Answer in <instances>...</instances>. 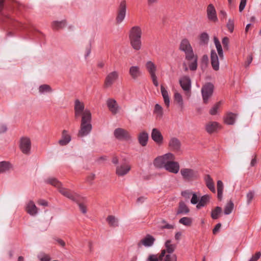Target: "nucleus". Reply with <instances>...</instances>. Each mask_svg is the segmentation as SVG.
Wrapping results in <instances>:
<instances>
[{
	"instance_id": "nucleus-1",
	"label": "nucleus",
	"mask_w": 261,
	"mask_h": 261,
	"mask_svg": "<svg viewBox=\"0 0 261 261\" xmlns=\"http://www.w3.org/2000/svg\"><path fill=\"white\" fill-rule=\"evenodd\" d=\"M179 49L185 53L186 59L191 62L189 64L190 69L192 71L196 70L197 68L198 57L194 54L189 41L187 39L182 40Z\"/></svg>"
},
{
	"instance_id": "nucleus-2",
	"label": "nucleus",
	"mask_w": 261,
	"mask_h": 261,
	"mask_svg": "<svg viewBox=\"0 0 261 261\" xmlns=\"http://www.w3.org/2000/svg\"><path fill=\"white\" fill-rule=\"evenodd\" d=\"M142 30L139 26L132 27L129 32V39L133 48L139 50L141 48Z\"/></svg>"
},
{
	"instance_id": "nucleus-3",
	"label": "nucleus",
	"mask_w": 261,
	"mask_h": 261,
	"mask_svg": "<svg viewBox=\"0 0 261 261\" xmlns=\"http://www.w3.org/2000/svg\"><path fill=\"white\" fill-rule=\"evenodd\" d=\"M91 120V113L90 110H86L82 117L80 129L78 134L80 137L86 136L90 133L92 128Z\"/></svg>"
},
{
	"instance_id": "nucleus-4",
	"label": "nucleus",
	"mask_w": 261,
	"mask_h": 261,
	"mask_svg": "<svg viewBox=\"0 0 261 261\" xmlns=\"http://www.w3.org/2000/svg\"><path fill=\"white\" fill-rule=\"evenodd\" d=\"M46 182L59 188L60 192L67 198L72 200H76L77 197L76 194L66 189L61 188V184L57 179L54 178H49L46 180Z\"/></svg>"
},
{
	"instance_id": "nucleus-5",
	"label": "nucleus",
	"mask_w": 261,
	"mask_h": 261,
	"mask_svg": "<svg viewBox=\"0 0 261 261\" xmlns=\"http://www.w3.org/2000/svg\"><path fill=\"white\" fill-rule=\"evenodd\" d=\"M145 67L150 75V76L152 80L153 85L155 87L159 86V82L158 81V77L156 75L157 71V66L155 63L151 60L146 61L145 64Z\"/></svg>"
},
{
	"instance_id": "nucleus-6",
	"label": "nucleus",
	"mask_w": 261,
	"mask_h": 261,
	"mask_svg": "<svg viewBox=\"0 0 261 261\" xmlns=\"http://www.w3.org/2000/svg\"><path fill=\"white\" fill-rule=\"evenodd\" d=\"M175 160V156L172 153H167L163 155L156 158L154 161V165L158 168H162L163 166L167 163L173 161Z\"/></svg>"
},
{
	"instance_id": "nucleus-7",
	"label": "nucleus",
	"mask_w": 261,
	"mask_h": 261,
	"mask_svg": "<svg viewBox=\"0 0 261 261\" xmlns=\"http://www.w3.org/2000/svg\"><path fill=\"white\" fill-rule=\"evenodd\" d=\"M179 84L182 90L186 93L187 97L191 94V80L189 76L183 75L179 80Z\"/></svg>"
},
{
	"instance_id": "nucleus-8",
	"label": "nucleus",
	"mask_w": 261,
	"mask_h": 261,
	"mask_svg": "<svg viewBox=\"0 0 261 261\" xmlns=\"http://www.w3.org/2000/svg\"><path fill=\"white\" fill-rule=\"evenodd\" d=\"M119 73L117 70H114L109 72L106 76L104 82V86L106 88L112 87L113 84L118 80Z\"/></svg>"
},
{
	"instance_id": "nucleus-9",
	"label": "nucleus",
	"mask_w": 261,
	"mask_h": 261,
	"mask_svg": "<svg viewBox=\"0 0 261 261\" xmlns=\"http://www.w3.org/2000/svg\"><path fill=\"white\" fill-rule=\"evenodd\" d=\"M214 91V86L208 83L203 85L201 88L202 99L204 103H207L209 99L212 96Z\"/></svg>"
},
{
	"instance_id": "nucleus-10",
	"label": "nucleus",
	"mask_w": 261,
	"mask_h": 261,
	"mask_svg": "<svg viewBox=\"0 0 261 261\" xmlns=\"http://www.w3.org/2000/svg\"><path fill=\"white\" fill-rule=\"evenodd\" d=\"M180 172L182 178L185 180L191 181L198 177L197 172L193 169L182 168Z\"/></svg>"
},
{
	"instance_id": "nucleus-11",
	"label": "nucleus",
	"mask_w": 261,
	"mask_h": 261,
	"mask_svg": "<svg viewBox=\"0 0 261 261\" xmlns=\"http://www.w3.org/2000/svg\"><path fill=\"white\" fill-rule=\"evenodd\" d=\"M126 14V4L125 1L120 2L116 18L117 23H121L125 19Z\"/></svg>"
},
{
	"instance_id": "nucleus-12",
	"label": "nucleus",
	"mask_w": 261,
	"mask_h": 261,
	"mask_svg": "<svg viewBox=\"0 0 261 261\" xmlns=\"http://www.w3.org/2000/svg\"><path fill=\"white\" fill-rule=\"evenodd\" d=\"M19 148L23 153L30 154L31 148V142L30 138L27 137H21L19 141Z\"/></svg>"
},
{
	"instance_id": "nucleus-13",
	"label": "nucleus",
	"mask_w": 261,
	"mask_h": 261,
	"mask_svg": "<svg viewBox=\"0 0 261 261\" xmlns=\"http://www.w3.org/2000/svg\"><path fill=\"white\" fill-rule=\"evenodd\" d=\"M114 136L120 141H128L131 139L127 130L122 128H117L114 131Z\"/></svg>"
},
{
	"instance_id": "nucleus-14",
	"label": "nucleus",
	"mask_w": 261,
	"mask_h": 261,
	"mask_svg": "<svg viewBox=\"0 0 261 261\" xmlns=\"http://www.w3.org/2000/svg\"><path fill=\"white\" fill-rule=\"evenodd\" d=\"M74 109L75 117H79L81 116L82 117L85 112L86 110H89L87 109H85L84 103L80 101L79 99H76L75 100Z\"/></svg>"
},
{
	"instance_id": "nucleus-15",
	"label": "nucleus",
	"mask_w": 261,
	"mask_h": 261,
	"mask_svg": "<svg viewBox=\"0 0 261 261\" xmlns=\"http://www.w3.org/2000/svg\"><path fill=\"white\" fill-rule=\"evenodd\" d=\"M128 73L132 79L136 80L142 75L141 68L138 65H133L129 67Z\"/></svg>"
},
{
	"instance_id": "nucleus-16",
	"label": "nucleus",
	"mask_w": 261,
	"mask_h": 261,
	"mask_svg": "<svg viewBox=\"0 0 261 261\" xmlns=\"http://www.w3.org/2000/svg\"><path fill=\"white\" fill-rule=\"evenodd\" d=\"M167 171L170 173L176 174L177 173L180 169L179 164L177 162L172 161L163 166Z\"/></svg>"
},
{
	"instance_id": "nucleus-17",
	"label": "nucleus",
	"mask_w": 261,
	"mask_h": 261,
	"mask_svg": "<svg viewBox=\"0 0 261 261\" xmlns=\"http://www.w3.org/2000/svg\"><path fill=\"white\" fill-rule=\"evenodd\" d=\"M155 240V239L153 236L147 234L139 242L138 245L140 247L142 246L146 248L150 247L153 245Z\"/></svg>"
},
{
	"instance_id": "nucleus-18",
	"label": "nucleus",
	"mask_w": 261,
	"mask_h": 261,
	"mask_svg": "<svg viewBox=\"0 0 261 261\" xmlns=\"http://www.w3.org/2000/svg\"><path fill=\"white\" fill-rule=\"evenodd\" d=\"M131 169V166L128 164H123L118 165L116 169V173L117 175L123 176L127 174Z\"/></svg>"
},
{
	"instance_id": "nucleus-19",
	"label": "nucleus",
	"mask_w": 261,
	"mask_h": 261,
	"mask_svg": "<svg viewBox=\"0 0 261 261\" xmlns=\"http://www.w3.org/2000/svg\"><path fill=\"white\" fill-rule=\"evenodd\" d=\"M107 105L109 110L113 114H117L120 110V107L114 99H108L107 101Z\"/></svg>"
},
{
	"instance_id": "nucleus-20",
	"label": "nucleus",
	"mask_w": 261,
	"mask_h": 261,
	"mask_svg": "<svg viewBox=\"0 0 261 261\" xmlns=\"http://www.w3.org/2000/svg\"><path fill=\"white\" fill-rule=\"evenodd\" d=\"M207 18L212 21H218L216 9L213 4H209L206 9Z\"/></svg>"
},
{
	"instance_id": "nucleus-21",
	"label": "nucleus",
	"mask_w": 261,
	"mask_h": 261,
	"mask_svg": "<svg viewBox=\"0 0 261 261\" xmlns=\"http://www.w3.org/2000/svg\"><path fill=\"white\" fill-rule=\"evenodd\" d=\"M168 145L170 148L173 151L178 152L181 150V143L177 138H171L169 141Z\"/></svg>"
},
{
	"instance_id": "nucleus-22",
	"label": "nucleus",
	"mask_w": 261,
	"mask_h": 261,
	"mask_svg": "<svg viewBox=\"0 0 261 261\" xmlns=\"http://www.w3.org/2000/svg\"><path fill=\"white\" fill-rule=\"evenodd\" d=\"M218 55L214 50L211 53V62L213 69L215 71L219 69V61Z\"/></svg>"
},
{
	"instance_id": "nucleus-23",
	"label": "nucleus",
	"mask_w": 261,
	"mask_h": 261,
	"mask_svg": "<svg viewBox=\"0 0 261 261\" xmlns=\"http://www.w3.org/2000/svg\"><path fill=\"white\" fill-rule=\"evenodd\" d=\"M151 137L152 139L157 144H162L163 142V137L160 131L157 128L152 129Z\"/></svg>"
},
{
	"instance_id": "nucleus-24",
	"label": "nucleus",
	"mask_w": 261,
	"mask_h": 261,
	"mask_svg": "<svg viewBox=\"0 0 261 261\" xmlns=\"http://www.w3.org/2000/svg\"><path fill=\"white\" fill-rule=\"evenodd\" d=\"M174 101L180 111H183L185 105L182 95L177 91L174 93Z\"/></svg>"
},
{
	"instance_id": "nucleus-25",
	"label": "nucleus",
	"mask_w": 261,
	"mask_h": 261,
	"mask_svg": "<svg viewBox=\"0 0 261 261\" xmlns=\"http://www.w3.org/2000/svg\"><path fill=\"white\" fill-rule=\"evenodd\" d=\"M26 212L31 216H35L38 213V208L33 201H29L25 205Z\"/></svg>"
},
{
	"instance_id": "nucleus-26",
	"label": "nucleus",
	"mask_w": 261,
	"mask_h": 261,
	"mask_svg": "<svg viewBox=\"0 0 261 261\" xmlns=\"http://www.w3.org/2000/svg\"><path fill=\"white\" fill-rule=\"evenodd\" d=\"M211 197L210 195L205 194L200 197L198 203L196 205L197 209H200L205 206L210 202Z\"/></svg>"
},
{
	"instance_id": "nucleus-27",
	"label": "nucleus",
	"mask_w": 261,
	"mask_h": 261,
	"mask_svg": "<svg viewBox=\"0 0 261 261\" xmlns=\"http://www.w3.org/2000/svg\"><path fill=\"white\" fill-rule=\"evenodd\" d=\"M71 140V136L68 134L67 130H63L62 133L61 139L59 141V143L61 146H64L68 144Z\"/></svg>"
},
{
	"instance_id": "nucleus-28",
	"label": "nucleus",
	"mask_w": 261,
	"mask_h": 261,
	"mask_svg": "<svg viewBox=\"0 0 261 261\" xmlns=\"http://www.w3.org/2000/svg\"><path fill=\"white\" fill-rule=\"evenodd\" d=\"M237 115L232 113H228L224 117V122L228 125H232L234 123Z\"/></svg>"
},
{
	"instance_id": "nucleus-29",
	"label": "nucleus",
	"mask_w": 261,
	"mask_h": 261,
	"mask_svg": "<svg viewBox=\"0 0 261 261\" xmlns=\"http://www.w3.org/2000/svg\"><path fill=\"white\" fill-rule=\"evenodd\" d=\"M219 126L218 123L216 122H211L206 124L205 128L208 133L212 134L215 132L219 128Z\"/></svg>"
},
{
	"instance_id": "nucleus-30",
	"label": "nucleus",
	"mask_w": 261,
	"mask_h": 261,
	"mask_svg": "<svg viewBox=\"0 0 261 261\" xmlns=\"http://www.w3.org/2000/svg\"><path fill=\"white\" fill-rule=\"evenodd\" d=\"M138 138L139 143L142 146L146 145L148 140V134L146 132H142L140 133Z\"/></svg>"
},
{
	"instance_id": "nucleus-31",
	"label": "nucleus",
	"mask_w": 261,
	"mask_h": 261,
	"mask_svg": "<svg viewBox=\"0 0 261 261\" xmlns=\"http://www.w3.org/2000/svg\"><path fill=\"white\" fill-rule=\"evenodd\" d=\"M161 91L162 95L163 97L164 103L166 106L168 107L170 106V99L169 96L168 92L164 88L163 86H161Z\"/></svg>"
},
{
	"instance_id": "nucleus-32",
	"label": "nucleus",
	"mask_w": 261,
	"mask_h": 261,
	"mask_svg": "<svg viewBox=\"0 0 261 261\" xmlns=\"http://www.w3.org/2000/svg\"><path fill=\"white\" fill-rule=\"evenodd\" d=\"M214 43H215L216 48L217 49L218 54L220 59V60L223 59V58H224L223 52V50H222V48L221 43H220L219 39L217 37H215L214 38Z\"/></svg>"
},
{
	"instance_id": "nucleus-33",
	"label": "nucleus",
	"mask_w": 261,
	"mask_h": 261,
	"mask_svg": "<svg viewBox=\"0 0 261 261\" xmlns=\"http://www.w3.org/2000/svg\"><path fill=\"white\" fill-rule=\"evenodd\" d=\"M190 212L188 206L183 202L179 204L178 210L176 212V215L184 214L186 215Z\"/></svg>"
},
{
	"instance_id": "nucleus-34",
	"label": "nucleus",
	"mask_w": 261,
	"mask_h": 261,
	"mask_svg": "<svg viewBox=\"0 0 261 261\" xmlns=\"http://www.w3.org/2000/svg\"><path fill=\"white\" fill-rule=\"evenodd\" d=\"M205 184L207 187L213 193H215L216 190L213 179L209 175L205 177Z\"/></svg>"
},
{
	"instance_id": "nucleus-35",
	"label": "nucleus",
	"mask_w": 261,
	"mask_h": 261,
	"mask_svg": "<svg viewBox=\"0 0 261 261\" xmlns=\"http://www.w3.org/2000/svg\"><path fill=\"white\" fill-rule=\"evenodd\" d=\"M165 254H166L165 249L162 250L161 251V253L159 257L157 256V255L151 254L148 256V257L147 258V260H148V261L162 260L163 259V257H164Z\"/></svg>"
},
{
	"instance_id": "nucleus-36",
	"label": "nucleus",
	"mask_w": 261,
	"mask_h": 261,
	"mask_svg": "<svg viewBox=\"0 0 261 261\" xmlns=\"http://www.w3.org/2000/svg\"><path fill=\"white\" fill-rule=\"evenodd\" d=\"M165 246L166 247V252H167L169 253L168 254H172V253L175 249L176 245L172 244L171 240H168L165 242Z\"/></svg>"
},
{
	"instance_id": "nucleus-37",
	"label": "nucleus",
	"mask_w": 261,
	"mask_h": 261,
	"mask_svg": "<svg viewBox=\"0 0 261 261\" xmlns=\"http://www.w3.org/2000/svg\"><path fill=\"white\" fill-rule=\"evenodd\" d=\"M217 196L219 200H221L223 197V188L224 186L222 181L220 180H218L217 184Z\"/></svg>"
},
{
	"instance_id": "nucleus-38",
	"label": "nucleus",
	"mask_w": 261,
	"mask_h": 261,
	"mask_svg": "<svg viewBox=\"0 0 261 261\" xmlns=\"http://www.w3.org/2000/svg\"><path fill=\"white\" fill-rule=\"evenodd\" d=\"M11 168V164L9 162L6 161H2L0 162V173L8 171Z\"/></svg>"
},
{
	"instance_id": "nucleus-39",
	"label": "nucleus",
	"mask_w": 261,
	"mask_h": 261,
	"mask_svg": "<svg viewBox=\"0 0 261 261\" xmlns=\"http://www.w3.org/2000/svg\"><path fill=\"white\" fill-rule=\"evenodd\" d=\"M38 90L39 93L41 94H44L45 93H50L53 92V90L50 86L46 84L40 85L39 87Z\"/></svg>"
},
{
	"instance_id": "nucleus-40",
	"label": "nucleus",
	"mask_w": 261,
	"mask_h": 261,
	"mask_svg": "<svg viewBox=\"0 0 261 261\" xmlns=\"http://www.w3.org/2000/svg\"><path fill=\"white\" fill-rule=\"evenodd\" d=\"M222 104V101H220L215 103L210 110V114L212 115H215L218 113L219 110Z\"/></svg>"
},
{
	"instance_id": "nucleus-41",
	"label": "nucleus",
	"mask_w": 261,
	"mask_h": 261,
	"mask_svg": "<svg viewBox=\"0 0 261 261\" xmlns=\"http://www.w3.org/2000/svg\"><path fill=\"white\" fill-rule=\"evenodd\" d=\"M107 221L110 226L116 227L118 226V221L113 216H109L107 218Z\"/></svg>"
},
{
	"instance_id": "nucleus-42",
	"label": "nucleus",
	"mask_w": 261,
	"mask_h": 261,
	"mask_svg": "<svg viewBox=\"0 0 261 261\" xmlns=\"http://www.w3.org/2000/svg\"><path fill=\"white\" fill-rule=\"evenodd\" d=\"M179 223L186 226H190L192 223V219L190 217H184L179 220Z\"/></svg>"
},
{
	"instance_id": "nucleus-43",
	"label": "nucleus",
	"mask_w": 261,
	"mask_h": 261,
	"mask_svg": "<svg viewBox=\"0 0 261 261\" xmlns=\"http://www.w3.org/2000/svg\"><path fill=\"white\" fill-rule=\"evenodd\" d=\"M200 43L204 45L207 44L209 40L208 35L206 33H202L199 37Z\"/></svg>"
},
{
	"instance_id": "nucleus-44",
	"label": "nucleus",
	"mask_w": 261,
	"mask_h": 261,
	"mask_svg": "<svg viewBox=\"0 0 261 261\" xmlns=\"http://www.w3.org/2000/svg\"><path fill=\"white\" fill-rule=\"evenodd\" d=\"M154 113L158 117H162L163 115L162 107L159 104H156L154 106Z\"/></svg>"
},
{
	"instance_id": "nucleus-45",
	"label": "nucleus",
	"mask_w": 261,
	"mask_h": 261,
	"mask_svg": "<svg viewBox=\"0 0 261 261\" xmlns=\"http://www.w3.org/2000/svg\"><path fill=\"white\" fill-rule=\"evenodd\" d=\"M233 209V203L231 201H229L225 206L224 214L225 215L230 214Z\"/></svg>"
},
{
	"instance_id": "nucleus-46",
	"label": "nucleus",
	"mask_w": 261,
	"mask_h": 261,
	"mask_svg": "<svg viewBox=\"0 0 261 261\" xmlns=\"http://www.w3.org/2000/svg\"><path fill=\"white\" fill-rule=\"evenodd\" d=\"M66 24L65 20L62 21H55L53 22L52 27L54 29H59L63 28Z\"/></svg>"
},
{
	"instance_id": "nucleus-47",
	"label": "nucleus",
	"mask_w": 261,
	"mask_h": 261,
	"mask_svg": "<svg viewBox=\"0 0 261 261\" xmlns=\"http://www.w3.org/2000/svg\"><path fill=\"white\" fill-rule=\"evenodd\" d=\"M222 209L219 206H217L214 210H212L211 217L213 219H217L219 215L221 214Z\"/></svg>"
},
{
	"instance_id": "nucleus-48",
	"label": "nucleus",
	"mask_w": 261,
	"mask_h": 261,
	"mask_svg": "<svg viewBox=\"0 0 261 261\" xmlns=\"http://www.w3.org/2000/svg\"><path fill=\"white\" fill-rule=\"evenodd\" d=\"M191 196L192 198L191 199V203L194 205H197V203H198L199 200L200 194L199 193H196L193 192V193H192Z\"/></svg>"
},
{
	"instance_id": "nucleus-49",
	"label": "nucleus",
	"mask_w": 261,
	"mask_h": 261,
	"mask_svg": "<svg viewBox=\"0 0 261 261\" xmlns=\"http://www.w3.org/2000/svg\"><path fill=\"white\" fill-rule=\"evenodd\" d=\"M254 197V192L249 191L246 195V202L247 205H249Z\"/></svg>"
},
{
	"instance_id": "nucleus-50",
	"label": "nucleus",
	"mask_w": 261,
	"mask_h": 261,
	"mask_svg": "<svg viewBox=\"0 0 261 261\" xmlns=\"http://www.w3.org/2000/svg\"><path fill=\"white\" fill-rule=\"evenodd\" d=\"M38 258L40 261H50V256L44 253H41L38 255Z\"/></svg>"
},
{
	"instance_id": "nucleus-51",
	"label": "nucleus",
	"mask_w": 261,
	"mask_h": 261,
	"mask_svg": "<svg viewBox=\"0 0 261 261\" xmlns=\"http://www.w3.org/2000/svg\"><path fill=\"white\" fill-rule=\"evenodd\" d=\"M163 261H177V256L175 254L165 255Z\"/></svg>"
},
{
	"instance_id": "nucleus-52",
	"label": "nucleus",
	"mask_w": 261,
	"mask_h": 261,
	"mask_svg": "<svg viewBox=\"0 0 261 261\" xmlns=\"http://www.w3.org/2000/svg\"><path fill=\"white\" fill-rule=\"evenodd\" d=\"M227 28L230 32H232L234 29V21L231 19H229L227 23Z\"/></svg>"
},
{
	"instance_id": "nucleus-53",
	"label": "nucleus",
	"mask_w": 261,
	"mask_h": 261,
	"mask_svg": "<svg viewBox=\"0 0 261 261\" xmlns=\"http://www.w3.org/2000/svg\"><path fill=\"white\" fill-rule=\"evenodd\" d=\"M193 192L190 190H186L181 192V195L185 198H189Z\"/></svg>"
},
{
	"instance_id": "nucleus-54",
	"label": "nucleus",
	"mask_w": 261,
	"mask_h": 261,
	"mask_svg": "<svg viewBox=\"0 0 261 261\" xmlns=\"http://www.w3.org/2000/svg\"><path fill=\"white\" fill-rule=\"evenodd\" d=\"M247 0H241L239 5V11L241 12L243 11L246 5Z\"/></svg>"
},
{
	"instance_id": "nucleus-55",
	"label": "nucleus",
	"mask_w": 261,
	"mask_h": 261,
	"mask_svg": "<svg viewBox=\"0 0 261 261\" xmlns=\"http://www.w3.org/2000/svg\"><path fill=\"white\" fill-rule=\"evenodd\" d=\"M260 252H257L251 257L249 261H257L260 258Z\"/></svg>"
},
{
	"instance_id": "nucleus-56",
	"label": "nucleus",
	"mask_w": 261,
	"mask_h": 261,
	"mask_svg": "<svg viewBox=\"0 0 261 261\" xmlns=\"http://www.w3.org/2000/svg\"><path fill=\"white\" fill-rule=\"evenodd\" d=\"M222 44H223L224 47L228 48L229 43V38L227 37H224L222 39Z\"/></svg>"
},
{
	"instance_id": "nucleus-57",
	"label": "nucleus",
	"mask_w": 261,
	"mask_h": 261,
	"mask_svg": "<svg viewBox=\"0 0 261 261\" xmlns=\"http://www.w3.org/2000/svg\"><path fill=\"white\" fill-rule=\"evenodd\" d=\"M79 208L81 212L83 214H86L87 213V207L86 206L82 203L79 204Z\"/></svg>"
},
{
	"instance_id": "nucleus-58",
	"label": "nucleus",
	"mask_w": 261,
	"mask_h": 261,
	"mask_svg": "<svg viewBox=\"0 0 261 261\" xmlns=\"http://www.w3.org/2000/svg\"><path fill=\"white\" fill-rule=\"evenodd\" d=\"M7 130V127L5 124L0 123V133H4Z\"/></svg>"
},
{
	"instance_id": "nucleus-59",
	"label": "nucleus",
	"mask_w": 261,
	"mask_h": 261,
	"mask_svg": "<svg viewBox=\"0 0 261 261\" xmlns=\"http://www.w3.org/2000/svg\"><path fill=\"white\" fill-rule=\"evenodd\" d=\"M94 178L95 174L91 173L87 176V181L89 183H91Z\"/></svg>"
},
{
	"instance_id": "nucleus-60",
	"label": "nucleus",
	"mask_w": 261,
	"mask_h": 261,
	"mask_svg": "<svg viewBox=\"0 0 261 261\" xmlns=\"http://www.w3.org/2000/svg\"><path fill=\"white\" fill-rule=\"evenodd\" d=\"M252 60H253L252 56V55H249L247 57V61H246V62L245 63V66L246 67L249 66V65L250 64V63L252 62Z\"/></svg>"
},
{
	"instance_id": "nucleus-61",
	"label": "nucleus",
	"mask_w": 261,
	"mask_h": 261,
	"mask_svg": "<svg viewBox=\"0 0 261 261\" xmlns=\"http://www.w3.org/2000/svg\"><path fill=\"white\" fill-rule=\"evenodd\" d=\"M38 203L40 205H43L44 206H46L48 205V202L46 200H43V199L39 200L38 201Z\"/></svg>"
},
{
	"instance_id": "nucleus-62",
	"label": "nucleus",
	"mask_w": 261,
	"mask_h": 261,
	"mask_svg": "<svg viewBox=\"0 0 261 261\" xmlns=\"http://www.w3.org/2000/svg\"><path fill=\"white\" fill-rule=\"evenodd\" d=\"M91 54V47L90 46L87 47L86 48V51L85 54V58L87 59Z\"/></svg>"
},
{
	"instance_id": "nucleus-63",
	"label": "nucleus",
	"mask_w": 261,
	"mask_h": 261,
	"mask_svg": "<svg viewBox=\"0 0 261 261\" xmlns=\"http://www.w3.org/2000/svg\"><path fill=\"white\" fill-rule=\"evenodd\" d=\"M221 224L220 223H218L217 224L215 228L213 229V233L215 234L216 233L217 231H218L220 228H221Z\"/></svg>"
},
{
	"instance_id": "nucleus-64",
	"label": "nucleus",
	"mask_w": 261,
	"mask_h": 261,
	"mask_svg": "<svg viewBox=\"0 0 261 261\" xmlns=\"http://www.w3.org/2000/svg\"><path fill=\"white\" fill-rule=\"evenodd\" d=\"M146 198L144 196H141L139 198H137V202L138 203H142L143 202H144L145 201V200H146Z\"/></svg>"
}]
</instances>
